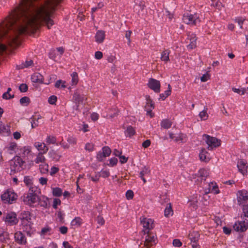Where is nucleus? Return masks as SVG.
Listing matches in <instances>:
<instances>
[{"mask_svg":"<svg viewBox=\"0 0 248 248\" xmlns=\"http://www.w3.org/2000/svg\"><path fill=\"white\" fill-rule=\"evenodd\" d=\"M188 39L190 41V44L187 46V48L190 49H192L196 46V40L197 38L195 34L192 33L191 34H188Z\"/></svg>","mask_w":248,"mask_h":248,"instance_id":"21","label":"nucleus"},{"mask_svg":"<svg viewBox=\"0 0 248 248\" xmlns=\"http://www.w3.org/2000/svg\"><path fill=\"white\" fill-rule=\"evenodd\" d=\"M119 112V111L116 108H114L110 109L109 112H108V116L110 118H113L115 116H117Z\"/></svg>","mask_w":248,"mask_h":248,"instance_id":"45","label":"nucleus"},{"mask_svg":"<svg viewBox=\"0 0 248 248\" xmlns=\"http://www.w3.org/2000/svg\"><path fill=\"white\" fill-rule=\"evenodd\" d=\"M140 219L143 228L142 232H144V234L149 233L150 231L154 227V220L151 218H148L143 217H141Z\"/></svg>","mask_w":248,"mask_h":248,"instance_id":"5","label":"nucleus"},{"mask_svg":"<svg viewBox=\"0 0 248 248\" xmlns=\"http://www.w3.org/2000/svg\"><path fill=\"white\" fill-rule=\"evenodd\" d=\"M61 203V200L59 199H54L53 202L52 206L54 209H57L58 205H60Z\"/></svg>","mask_w":248,"mask_h":248,"instance_id":"60","label":"nucleus"},{"mask_svg":"<svg viewBox=\"0 0 248 248\" xmlns=\"http://www.w3.org/2000/svg\"><path fill=\"white\" fill-rule=\"evenodd\" d=\"M19 89L20 92L24 93V92H26L27 91L28 87V86L27 85V84H21L20 85Z\"/></svg>","mask_w":248,"mask_h":248,"instance_id":"64","label":"nucleus"},{"mask_svg":"<svg viewBox=\"0 0 248 248\" xmlns=\"http://www.w3.org/2000/svg\"><path fill=\"white\" fill-rule=\"evenodd\" d=\"M8 239H9V233L6 231H0V240L4 242Z\"/></svg>","mask_w":248,"mask_h":248,"instance_id":"34","label":"nucleus"},{"mask_svg":"<svg viewBox=\"0 0 248 248\" xmlns=\"http://www.w3.org/2000/svg\"><path fill=\"white\" fill-rule=\"evenodd\" d=\"M82 219L79 217H75L71 222V225L74 226H79L81 224Z\"/></svg>","mask_w":248,"mask_h":248,"instance_id":"47","label":"nucleus"},{"mask_svg":"<svg viewBox=\"0 0 248 248\" xmlns=\"http://www.w3.org/2000/svg\"><path fill=\"white\" fill-rule=\"evenodd\" d=\"M199 157L201 161L205 162H208L211 159L210 154L204 148L201 149L199 154Z\"/></svg>","mask_w":248,"mask_h":248,"instance_id":"15","label":"nucleus"},{"mask_svg":"<svg viewBox=\"0 0 248 248\" xmlns=\"http://www.w3.org/2000/svg\"><path fill=\"white\" fill-rule=\"evenodd\" d=\"M174 140L176 142L181 141L182 142L186 141V136L183 134H180L178 136L176 137Z\"/></svg>","mask_w":248,"mask_h":248,"instance_id":"50","label":"nucleus"},{"mask_svg":"<svg viewBox=\"0 0 248 248\" xmlns=\"http://www.w3.org/2000/svg\"><path fill=\"white\" fill-rule=\"evenodd\" d=\"M17 145L16 142H11L9 144V146L7 147L8 152L10 154H13L16 152Z\"/></svg>","mask_w":248,"mask_h":248,"instance_id":"31","label":"nucleus"},{"mask_svg":"<svg viewBox=\"0 0 248 248\" xmlns=\"http://www.w3.org/2000/svg\"><path fill=\"white\" fill-rule=\"evenodd\" d=\"M198 175L201 177L206 178L209 175V172L206 170L204 169H201L198 172Z\"/></svg>","mask_w":248,"mask_h":248,"instance_id":"44","label":"nucleus"},{"mask_svg":"<svg viewBox=\"0 0 248 248\" xmlns=\"http://www.w3.org/2000/svg\"><path fill=\"white\" fill-rule=\"evenodd\" d=\"M188 237L191 241V243L198 242L200 234L198 232L193 231L189 233Z\"/></svg>","mask_w":248,"mask_h":248,"instance_id":"24","label":"nucleus"},{"mask_svg":"<svg viewBox=\"0 0 248 248\" xmlns=\"http://www.w3.org/2000/svg\"><path fill=\"white\" fill-rule=\"evenodd\" d=\"M0 133H2L3 134H6L7 135H9L10 134L9 126L3 125L0 130Z\"/></svg>","mask_w":248,"mask_h":248,"instance_id":"49","label":"nucleus"},{"mask_svg":"<svg viewBox=\"0 0 248 248\" xmlns=\"http://www.w3.org/2000/svg\"><path fill=\"white\" fill-rule=\"evenodd\" d=\"M33 62L32 60H27L25 62L17 65L16 67L18 69H22L25 68H28L33 65Z\"/></svg>","mask_w":248,"mask_h":248,"instance_id":"25","label":"nucleus"},{"mask_svg":"<svg viewBox=\"0 0 248 248\" xmlns=\"http://www.w3.org/2000/svg\"><path fill=\"white\" fill-rule=\"evenodd\" d=\"M146 99L147 100V103H146V105L145 106V108H154V104L153 103L152 101L151 100L150 96H146Z\"/></svg>","mask_w":248,"mask_h":248,"instance_id":"48","label":"nucleus"},{"mask_svg":"<svg viewBox=\"0 0 248 248\" xmlns=\"http://www.w3.org/2000/svg\"><path fill=\"white\" fill-rule=\"evenodd\" d=\"M86 99L87 98L85 95L83 94H80L78 91H76L74 93L73 96V100L76 106V110H78L80 105H82L83 101Z\"/></svg>","mask_w":248,"mask_h":248,"instance_id":"7","label":"nucleus"},{"mask_svg":"<svg viewBox=\"0 0 248 248\" xmlns=\"http://www.w3.org/2000/svg\"><path fill=\"white\" fill-rule=\"evenodd\" d=\"M85 149L89 152H92L94 150V145L91 143H87L85 145Z\"/></svg>","mask_w":248,"mask_h":248,"instance_id":"57","label":"nucleus"},{"mask_svg":"<svg viewBox=\"0 0 248 248\" xmlns=\"http://www.w3.org/2000/svg\"><path fill=\"white\" fill-rule=\"evenodd\" d=\"M220 191L217 184L214 182H212L208 184V191L206 190L205 193H213L215 194H217Z\"/></svg>","mask_w":248,"mask_h":248,"instance_id":"18","label":"nucleus"},{"mask_svg":"<svg viewBox=\"0 0 248 248\" xmlns=\"http://www.w3.org/2000/svg\"><path fill=\"white\" fill-rule=\"evenodd\" d=\"M248 164L247 162L243 159H240L237 162V167L239 171L244 174L247 171Z\"/></svg>","mask_w":248,"mask_h":248,"instance_id":"17","label":"nucleus"},{"mask_svg":"<svg viewBox=\"0 0 248 248\" xmlns=\"http://www.w3.org/2000/svg\"><path fill=\"white\" fill-rule=\"evenodd\" d=\"M59 170V169L58 167H56L55 166H53L51 168V170L50 171V174L51 176H53L55 174L57 173Z\"/></svg>","mask_w":248,"mask_h":248,"instance_id":"63","label":"nucleus"},{"mask_svg":"<svg viewBox=\"0 0 248 248\" xmlns=\"http://www.w3.org/2000/svg\"><path fill=\"white\" fill-rule=\"evenodd\" d=\"M232 90L235 93H236L240 95H243L245 93H248V88H242L241 89H237L235 88H232Z\"/></svg>","mask_w":248,"mask_h":248,"instance_id":"35","label":"nucleus"},{"mask_svg":"<svg viewBox=\"0 0 248 248\" xmlns=\"http://www.w3.org/2000/svg\"><path fill=\"white\" fill-rule=\"evenodd\" d=\"M38 182L42 186H46L47 184L48 179L46 177H41L39 178Z\"/></svg>","mask_w":248,"mask_h":248,"instance_id":"55","label":"nucleus"},{"mask_svg":"<svg viewBox=\"0 0 248 248\" xmlns=\"http://www.w3.org/2000/svg\"><path fill=\"white\" fill-rule=\"evenodd\" d=\"M11 174H14L26 169L25 162L20 156H15L10 162Z\"/></svg>","mask_w":248,"mask_h":248,"instance_id":"1","label":"nucleus"},{"mask_svg":"<svg viewBox=\"0 0 248 248\" xmlns=\"http://www.w3.org/2000/svg\"><path fill=\"white\" fill-rule=\"evenodd\" d=\"M37 203L41 206L46 207L47 205V199L45 197H43L42 198H39V201Z\"/></svg>","mask_w":248,"mask_h":248,"instance_id":"36","label":"nucleus"},{"mask_svg":"<svg viewBox=\"0 0 248 248\" xmlns=\"http://www.w3.org/2000/svg\"><path fill=\"white\" fill-rule=\"evenodd\" d=\"M125 195L127 199L130 200L133 198L134 193L132 190H129L126 192Z\"/></svg>","mask_w":248,"mask_h":248,"instance_id":"62","label":"nucleus"},{"mask_svg":"<svg viewBox=\"0 0 248 248\" xmlns=\"http://www.w3.org/2000/svg\"><path fill=\"white\" fill-rule=\"evenodd\" d=\"M4 220L7 225L10 226L16 224L18 222L16 215L14 212L6 214L4 217Z\"/></svg>","mask_w":248,"mask_h":248,"instance_id":"9","label":"nucleus"},{"mask_svg":"<svg viewBox=\"0 0 248 248\" xmlns=\"http://www.w3.org/2000/svg\"><path fill=\"white\" fill-rule=\"evenodd\" d=\"M111 149L108 146H105L102 148V153L106 157L108 156L111 154Z\"/></svg>","mask_w":248,"mask_h":248,"instance_id":"52","label":"nucleus"},{"mask_svg":"<svg viewBox=\"0 0 248 248\" xmlns=\"http://www.w3.org/2000/svg\"><path fill=\"white\" fill-rule=\"evenodd\" d=\"M14 238L15 241L20 245H24L27 242L25 235L20 231H18L15 232Z\"/></svg>","mask_w":248,"mask_h":248,"instance_id":"13","label":"nucleus"},{"mask_svg":"<svg viewBox=\"0 0 248 248\" xmlns=\"http://www.w3.org/2000/svg\"><path fill=\"white\" fill-rule=\"evenodd\" d=\"M203 140L208 145L207 149L209 150H212L214 148L219 147L221 144V140H220L207 134L203 135Z\"/></svg>","mask_w":248,"mask_h":248,"instance_id":"2","label":"nucleus"},{"mask_svg":"<svg viewBox=\"0 0 248 248\" xmlns=\"http://www.w3.org/2000/svg\"><path fill=\"white\" fill-rule=\"evenodd\" d=\"M105 32L102 30L98 31L94 36L95 41L98 44H100L103 42L105 38Z\"/></svg>","mask_w":248,"mask_h":248,"instance_id":"20","label":"nucleus"},{"mask_svg":"<svg viewBox=\"0 0 248 248\" xmlns=\"http://www.w3.org/2000/svg\"><path fill=\"white\" fill-rule=\"evenodd\" d=\"M248 201V192L246 190H239L237 193V202L239 205H243Z\"/></svg>","mask_w":248,"mask_h":248,"instance_id":"12","label":"nucleus"},{"mask_svg":"<svg viewBox=\"0 0 248 248\" xmlns=\"http://www.w3.org/2000/svg\"><path fill=\"white\" fill-rule=\"evenodd\" d=\"M65 81L62 80H58L55 84V87L57 88H65Z\"/></svg>","mask_w":248,"mask_h":248,"instance_id":"40","label":"nucleus"},{"mask_svg":"<svg viewBox=\"0 0 248 248\" xmlns=\"http://www.w3.org/2000/svg\"><path fill=\"white\" fill-rule=\"evenodd\" d=\"M135 134V130L133 127L130 126L127 128L125 131V135L126 136L130 137L134 135Z\"/></svg>","mask_w":248,"mask_h":248,"instance_id":"41","label":"nucleus"},{"mask_svg":"<svg viewBox=\"0 0 248 248\" xmlns=\"http://www.w3.org/2000/svg\"><path fill=\"white\" fill-rule=\"evenodd\" d=\"M150 173V170L148 167L146 166L142 168L141 171L140 172V177L142 180L143 183H146V180L144 178V176L149 175Z\"/></svg>","mask_w":248,"mask_h":248,"instance_id":"22","label":"nucleus"},{"mask_svg":"<svg viewBox=\"0 0 248 248\" xmlns=\"http://www.w3.org/2000/svg\"><path fill=\"white\" fill-rule=\"evenodd\" d=\"M243 221H237L233 225L234 230L237 232H243L247 230L248 227V217H244V213L242 216Z\"/></svg>","mask_w":248,"mask_h":248,"instance_id":"6","label":"nucleus"},{"mask_svg":"<svg viewBox=\"0 0 248 248\" xmlns=\"http://www.w3.org/2000/svg\"><path fill=\"white\" fill-rule=\"evenodd\" d=\"M44 154L42 153H38V154L36 155V157L33 161H31L30 163V165L31 166H32L34 164V162L36 164H39V163H44L46 161V158L44 155Z\"/></svg>","mask_w":248,"mask_h":248,"instance_id":"19","label":"nucleus"},{"mask_svg":"<svg viewBox=\"0 0 248 248\" xmlns=\"http://www.w3.org/2000/svg\"><path fill=\"white\" fill-rule=\"evenodd\" d=\"M33 223L31 220L21 221V227L23 231L26 232L27 235L31 236L33 233L34 230L32 227Z\"/></svg>","mask_w":248,"mask_h":248,"instance_id":"8","label":"nucleus"},{"mask_svg":"<svg viewBox=\"0 0 248 248\" xmlns=\"http://www.w3.org/2000/svg\"><path fill=\"white\" fill-rule=\"evenodd\" d=\"M172 123L168 119L163 120L161 122V126L165 129H168L171 127Z\"/></svg>","mask_w":248,"mask_h":248,"instance_id":"32","label":"nucleus"},{"mask_svg":"<svg viewBox=\"0 0 248 248\" xmlns=\"http://www.w3.org/2000/svg\"><path fill=\"white\" fill-rule=\"evenodd\" d=\"M57 100V97L55 95H51L48 98V102L50 104L54 105Z\"/></svg>","mask_w":248,"mask_h":248,"instance_id":"58","label":"nucleus"},{"mask_svg":"<svg viewBox=\"0 0 248 248\" xmlns=\"http://www.w3.org/2000/svg\"><path fill=\"white\" fill-rule=\"evenodd\" d=\"M170 51L168 49H165L162 51L161 55V60L165 62H167L170 61L169 54Z\"/></svg>","mask_w":248,"mask_h":248,"instance_id":"27","label":"nucleus"},{"mask_svg":"<svg viewBox=\"0 0 248 248\" xmlns=\"http://www.w3.org/2000/svg\"><path fill=\"white\" fill-rule=\"evenodd\" d=\"M183 21L186 24L195 25L198 22H200L197 16H183Z\"/></svg>","mask_w":248,"mask_h":248,"instance_id":"14","label":"nucleus"},{"mask_svg":"<svg viewBox=\"0 0 248 248\" xmlns=\"http://www.w3.org/2000/svg\"><path fill=\"white\" fill-rule=\"evenodd\" d=\"M38 187L35 186H33L32 185L29 186V190L28 193H32V194H37L36 193V191L37 190Z\"/></svg>","mask_w":248,"mask_h":248,"instance_id":"61","label":"nucleus"},{"mask_svg":"<svg viewBox=\"0 0 248 248\" xmlns=\"http://www.w3.org/2000/svg\"><path fill=\"white\" fill-rule=\"evenodd\" d=\"M31 79L32 81L35 83H43V77L41 74L38 73H36L32 75Z\"/></svg>","mask_w":248,"mask_h":248,"instance_id":"23","label":"nucleus"},{"mask_svg":"<svg viewBox=\"0 0 248 248\" xmlns=\"http://www.w3.org/2000/svg\"><path fill=\"white\" fill-rule=\"evenodd\" d=\"M214 6L218 10H222L224 9V6L222 5V3L218 0L216 2L215 5H214Z\"/></svg>","mask_w":248,"mask_h":248,"instance_id":"59","label":"nucleus"},{"mask_svg":"<svg viewBox=\"0 0 248 248\" xmlns=\"http://www.w3.org/2000/svg\"><path fill=\"white\" fill-rule=\"evenodd\" d=\"M41 116L39 115L37 117V118H36L35 116H33L31 119V127L32 128H35L37 126H38V120L41 118Z\"/></svg>","mask_w":248,"mask_h":248,"instance_id":"43","label":"nucleus"},{"mask_svg":"<svg viewBox=\"0 0 248 248\" xmlns=\"http://www.w3.org/2000/svg\"><path fill=\"white\" fill-rule=\"evenodd\" d=\"M34 145L39 151L38 153L46 154L48 151V147L45 143L36 142L34 143Z\"/></svg>","mask_w":248,"mask_h":248,"instance_id":"16","label":"nucleus"},{"mask_svg":"<svg viewBox=\"0 0 248 248\" xmlns=\"http://www.w3.org/2000/svg\"><path fill=\"white\" fill-rule=\"evenodd\" d=\"M30 102V98L27 96L22 97L20 99V103L22 105L27 106Z\"/></svg>","mask_w":248,"mask_h":248,"instance_id":"51","label":"nucleus"},{"mask_svg":"<svg viewBox=\"0 0 248 248\" xmlns=\"http://www.w3.org/2000/svg\"><path fill=\"white\" fill-rule=\"evenodd\" d=\"M110 175V173L108 170H102L100 171V174H99L100 177L103 178H107Z\"/></svg>","mask_w":248,"mask_h":248,"instance_id":"56","label":"nucleus"},{"mask_svg":"<svg viewBox=\"0 0 248 248\" xmlns=\"http://www.w3.org/2000/svg\"><path fill=\"white\" fill-rule=\"evenodd\" d=\"M48 164L45 162L39 165V169L40 173L43 174H47L48 172Z\"/></svg>","mask_w":248,"mask_h":248,"instance_id":"28","label":"nucleus"},{"mask_svg":"<svg viewBox=\"0 0 248 248\" xmlns=\"http://www.w3.org/2000/svg\"><path fill=\"white\" fill-rule=\"evenodd\" d=\"M72 77V85H76L77 84L78 81V77L77 73L73 72L71 74Z\"/></svg>","mask_w":248,"mask_h":248,"instance_id":"42","label":"nucleus"},{"mask_svg":"<svg viewBox=\"0 0 248 248\" xmlns=\"http://www.w3.org/2000/svg\"><path fill=\"white\" fill-rule=\"evenodd\" d=\"M235 22L238 23L240 28H242V24L245 19L243 16H238L234 19Z\"/></svg>","mask_w":248,"mask_h":248,"instance_id":"54","label":"nucleus"},{"mask_svg":"<svg viewBox=\"0 0 248 248\" xmlns=\"http://www.w3.org/2000/svg\"><path fill=\"white\" fill-rule=\"evenodd\" d=\"M17 195L13 190L8 189L1 196V199L4 203L11 204L17 199Z\"/></svg>","mask_w":248,"mask_h":248,"instance_id":"4","label":"nucleus"},{"mask_svg":"<svg viewBox=\"0 0 248 248\" xmlns=\"http://www.w3.org/2000/svg\"><path fill=\"white\" fill-rule=\"evenodd\" d=\"M67 141L69 144L75 145L77 144V140L76 138L70 136L67 138Z\"/></svg>","mask_w":248,"mask_h":248,"instance_id":"53","label":"nucleus"},{"mask_svg":"<svg viewBox=\"0 0 248 248\" xmlns=\"http://www.w3.org/2000/svg\"><path fill=\"white\" fill-rule=\"evenodd\" d=\"M57 139L56 138L53 136H48L46 139V142L48 144H56Z\"/></svg>","mask_w":248,"mask_h":248,"instance_id":"39","label":"nucleus"},{"mask_svg":"<svg viewBox=\"0 0 248 248\" xmlns=\"http://www.w3.org/2000/svg\"><path fill=\"white\" fill-rule=\"evenodd\" d=\"M169 206L167 207L164 211V215L166 217H168L173 214V211L170 205V203H169Z\"/></svg>","mask_w":248,"mask_h":248,"instance_id":"46","label":"nucleus"},{"mask_svg":"<svg viewBox=\"0 0 248 248\" xmlns=\"http://www.w3.org/2000/svg\"><path fill=\"white\" fill-rule=\"evenodd\" d=\"M53 195L56 197H60L62 194V191L59 187H55L52 188Z\"/></svg>","mask_w":248,"mask_h":248,"instance_id":"38","label":"nucleus"},{"mask_svg":"<svg viewBox=\"0 0 248 248\" xmlns=\"http://www.w3.org/2000/svg\"><path fill=\"white\" fill-rule=\"evenodd\" d=\"M33 178L32 177L29 176L24 177V182L28 186H30L33 185Z\"/></svg>","mask_w":248,"mask_h":248,"instance_id":"37","label":"nucleus"},{"mask_svg":"<svg viewBox=\"0 0 248 248\" xmlns=\"http://www.w3.org/2000/svg\"><path fill=\"white\" fill-rule=\"evenodd\" d=\"M22 201L27 205L30 206L37 203L39 201V197L37 194H32V193H25L22 197Z\"/></svg>","mask_w":248,"mask_h":248,"instance_id":"3","label":"nucleus"},{"mask_svg":"<svg viewBox=\"0 0 248 248\" xmlns=\"http://www.w3.org/2000/svg\"><path fill=\"white\" fill-rule=\"evenodd\" d=\"M49 155L52 159L55 161H58L61 157V155L58 154L54 150H51L49 152Z\"/></svg>","mask_w":248,"mask_h":248,"instance_id":"30","label":"nucleus"},{"mask_svg":"<svg viewBox=\"0 0 248 248\" xmlns=\"http://www.w3.org/2000/svg\"><path fill=\"white\" fill-rule=\"evenodd\" d=\"M147 235L145 237L144 246L150 248L156 244V237L152 233H146Z\"/></svg>","mask_w":248,"mask_h":248,"instance_id":"11","label":"nucleus"},{"mask_svg":"<svg viewBox=\"0 0 248 248\" xmlns=\"http://www.w3.org/2000/svg\"><path fill=\"white\" fill-rule=\"evenodd\" d=\"M20 220L21 221L31 220V213L29 211H23L20 214Z\"/></svg>","mask_w":248,"mask_h":248,"instance_id":"26","label":"nucleus"},{"mask_svg":"<svg viewBox=\"0 0 248 248\" xmlns=\"http://www.w3.org/2000/svg\"><path fill=\"white\" fill-rule=\"evenodd\" d=\"M208 108L207 107H204V109L200 112L199 116L202 120H206L208 118V114L207 113Z\"/></svg>","mask_w":248,"mask_h":248,"instance_id":"33","label":"nucleus"},{"mask_svg":"<svg viewBox=\"0 0 248 248\" xmlns=\"http://www.w3.org/2000/svg\"><path fill=\"white\" fill-rule=\"evenodd\" d=\"M148 86L156 93H158L160 91V81L154 78H151L149 79Z\"/></svg>","mask_w":248,"mask_h":248,"instance_id":"10","label":"nucleus"},{"mask_svg":"<svg viewBox=\"0 0 248 248\" xmlns=\"http://www.w3.org/2000/svg\"><path fill=\"white\" fill-rule=\"evenodd\" d=\"M21 151L23 157H28L31 153V148L30 146H25L21 149Z\"/></svg>","mask_w":248,"mask_h":248,"instance_id":"29","label":"nucleus"}]
</instances>
